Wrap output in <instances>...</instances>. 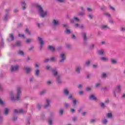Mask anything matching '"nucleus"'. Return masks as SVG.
<instances>
[{
	"label": "nucleus",
	"mask_w": 125,
	"mask_h": 125,
	"mask_svg": "<svg viewBox=\"0 0 125 125\" xmlns=\"http://www.w3.org/2000/svg\"><path fill=\"white\" fill-rule=\"evenodd\" d=\"M88 17L90 19H92V16L91 15H89Z\"/></svg>",
	"instance_id": "nucleus-59"
},
{
	"label": "nucleus",
	"mask_w": 125,
	"mask_h": 125,
	"mask_svg": "<svg viewBox=\"0 0 125 125\" xmlns=\"http://www.w3.org/2000/svg\"><path fill=\"white\" fill-rule=\"evenodd\" d=\"M39 73H40V70H39V69H37L35 73L36 76H39Z\"/></svg>",
	"instance_id": "nucleus-38"
},
{
	"label": "nucleus",
	"mask_w": 125,
	"mask_h": 125,
	"mask_svg": "<svg viewBox=\"0 0 125 125\" xmlns=\"http://www.w3.org/2000/svg\"><path fill=\"white\" fill-rule=\"evenodd\" d=\"M48 48L49 50H52V51H53V52L55 51V48H54V47H53V46H49L48 47Z\"/></svg>",
	"instance_id": "nucleus-18"
},
{
	"label": "nucleus",
	"mask_w": 125,
	"mask_h": 125,
	"mask_svg": "<svg viewBox=\"0 0 125 125\" xmlns=\"http://www.w3.org/2000/svg\"><path fill=\"white\" fill-rule=\"evenodd\" d=\"M121 31H122V32H124V31H125V28H124V27H123V28L121 29Z\"/></svg>",
	"instance_id": "nucleus-64"
},
{
	"label": "nucleus",
	"mask_w": 125,
	"mask_h": 125,
	"mask_svg": "<svg viewBox=\"0 0 125 125\" xmlns=\"http://www.w3.org/2000/svg\"><path fill=\"white\" fill-rule=\"evenodd\" d=\"M101 29H109V27H108L107 25H104L101 26Z\"/></svg>",
	"instance_id": "nucleus-27"
},
{
	"label": "nucleus",
	"mask_w": 125,
	"mask_h": 125,
	"mask_svg": "<svg viewBox=\"0 0 125 125\" xmlns=\"http://www.w3.org/2000/svg\"><path fill=\"white\" fill-rule=\"evenodd\" d=\"M57 82L58 83H61V80L60 79V76H57Z\"/></svg>",
	"instance_id": "nucleus-19"
},
{
	"label": "nucleus",
	"mask_w": 125,
	"mask_h": 125,
	"mask_svg": "<svg viewBox=\"0 0 125 125\" xmlns=\"http://www.w3.org/2000/svg\"><path fill=\"white\" fill-rule=\"evenodd\" d=\"M25 33H28L29 35H31V32H29L28 29H25Z\"/></svg>",
	"instance_id": "nucleus-45"
},
{
	"label": "nucleus",
	"mask_w": 125,
	"mask_h": 125,
	"mask_svg": "<svg viewBox=\"0 0 125 125\" xmlns=\"http://www.w3.org/2000/svg\"><path fill=\"white\" fill-rule=\"evenodd\" d=\"M76 71L77 72V73H78V74H80L81 72V67L80 66H78L76 67Z\"/></svg>",
	"instance_id": "nucleus-16"
},
{
	"label": "nucleus",
	"mask_w": 125,
	"mask_h": 125,
	"mask_svg": "<svg viewBox=\"0 0 125 125\" xmlns=\"http://www.w3.org/2000/svg\"><path fill=\"white\" fill-rule=\"evenodd\" d=\"M15 46H21V42H20V41L17 42L16 44L13 45V47H15Z\"/></svg>",
	"instance_id": "nucleus-13"
},
{
	"label": "nucleus",
	"mask_w": 125,
	"mask_h": 125,
	"mask_svg": "<svg viewBox=\"0 0 125 125\" xmlns=\"http://www.w3.org/2000/svg\"><path fill=\"white\" fill-rule=\"evenodd\" d=\"M104 15L106 16V17H108V18H110V17H111V15L108 13H105Z\"/></svg>",
	"instance_id": "nucleus-28"
},
{
	"label": "nucleus",
	"mask_w": 125,
	"mask_h": 125,
	"mask_svg": "<svg viewBox=\"0 0 125 125\" xmlns=\"http://www.w3.org/2000/svg\"><path fill=\"white\" fill-rule=\"evenodd\" d=\"M38 40L39 41V42L40 43V50H42V45H43V44H44V42H43V40H42V38L41 37H38Z\"/></svg>",
	"instance_id": "nucleus-4"
},
{
	"label": "nucleus",
	"mask_w": 125,
	"mask_h": 125,
	"mask_svg": "<svg viewBox=\"0 0 125 125\" xmlns=\"http://www.w3.org/2000/svg\"><path fill=\"white\" fill-rule=\"evenodd\" d=\"M74 20H75V21H80V19H79V18H78L77 17H74Z\"/></svg>",
	"instance_id": "nucleus-49"
},
{
	"label": "nucleus",
	"mask_w": 125,
	"mask_h": 125,
	"mask_svg": "<svg viewBox=\"0 0 125 125\" xmlns=\"http://www.w3.org/2000/svg\"><path fill=\"white\" fill-rule=\"evenodd\" d=\"M10 62H18V61H17V60H16L15 59H12L10 60Z\"/></svg>",
	"instance_id": "nucleus-34"
},
{
	"label": "nucleus",
	"mask_w": 125,
	"mask_h": 125,
	"mask_svg": "<svg viewBox=\"0 0 125 125\" xmlns=\"http://www.w3.org/2000/svg\"><path fill=\"white\" fill-rule=\"evenodd\" d=\"M73 107H75L77 104V100L76 99L73 100Z\"/></svg>",
	"instance_id": "nucleus-30"
},
{
	"label": "nucleus",
	"mask_w": 125,
	"mask_h": 125,
	"mask_svg": "<svg viewBox=\"0 0 125 125\" xmlns=\"http://www.w3.org/2000/svg\"><path fill=\"white\" fill-rule=\"evenodd\" d=\"M87 11H91V9H90V8H87Z\"/></svg>",
	"instance_id": "nucleus-62"
},
{
	"label": "nucleus",
	"mask_w": 125,
	"mask_h": 125,
	"mask_svg": "<svg viewBox=\"0 0 125 125\" xmlns=\"http://www.w3.org/2000/svg\"><path fill=\"white\" fill-rule=\"evenodd\" d=\"M45 93H46V90H43L40 92V95H44Z\"/></svg>",
	"instance_id": "nucleus-20"
},
{
	"label": "nucleus",
	"mask_w": 125,
	"mask_h": 125,
	"mask_svg": "<svg viewBox=\"0 0 125 125\" xmlns=\"http://www.w3.org/2000/svg\"><path fill=\"white\" fill-rule=\"evenodd\" d=\"M50 68V66L47 65L46 67V70H49Z\"/></svg>",
	"instance_id": "nucleus-57"
},
{
	"label": "nucleus",
	"mask_w": 125,
	"mask_h": 125,
	"mask_svg": "<svg viewBox=\"0 0 125 125\" xmlns=\"http://www.w3.org/2000/svg\"><path fill=\"white\" fill-rule=\"evenodd\" d=\"M23 70H24L25 71L26 74H29V73L32 70V68H31L30 67H24L23 68Z\"/></svg>",
	"instance_id": "nucleus-8"
},
{
	"label": "nucleus",
	"mask_w": 125,
	"mask_h": 125,
	"mask_svg": "<svg viewBox=\"0 0 125 125\" xmlns=\"http://www.w3.org/2000/svg\"><path fill=\"white\" fill-rule=\"evenodd\" d=\"M61 60L60 61V62H63L64 61H65V59H66V57L65 56V54L64 53H62L60 55Z\"/></svg>",
	"instance_id": "nucleus-7"
},
{
	"label": "nucleus",
	"mask_w": 125,
	"mask_h": 125,
	"mask_svg": "<svg viewBox=\"0 0 125 125\" xmlns=\"http://www.w3.org/2000/svg\"><path fill=\"white\" fill-rule=\"evenodd\" d=\"M90 89H91V88H90V87H88L86 88V90H87V91H89V90H90Z\"/></svg>",
	"instance_id": "nucleus-52"
},
{
	"label": "nucleus",
	"mask_w": 125,
	"mask_h": 125,
	"mask_svg": "<svg viewBox=\"0 0 125 125\" xmlns=\"http://www.w3.org/2000/svg\"><path fill=\"white\" fill-rule=\"evenodd\" d=\"M50 61V59L48 58H46L44 60V62H49Z\"/></svg>",
	"instance_id": "nucleus-37"
},
{
	"label": "nucleus",
	"mask_w": 125,
	"mask_h": 125,
	"mask_svg": "<svg viewBox=\"0 0 125 125\" xmlns=\"http://www.w3.org/2000/svg\"><path fill=\"white\" fill-rule=\"evenodd\" d=\"M36 7H37V9L38 10V12L39 13V15L40 17L43 18V17L46 16V14H47V12L46 11H43L42 7V6L40 5H37Z\"/></svg>",
	"instance_id": "nucleus-1"
},
{
	"label": "nucleus",
	"mask_w": 125,
	"mask_h": 125,
	"mask_svg": "<svg viewBox=\"0 0 125 125\" xmlns=\"http://www.w3.org/2000/svg\"><path fill=\"white\" fill-rule=\"evenodd\" d=\"M64 111L63 110V109H61L60 111V114L62 115V114H63Z\"/></svg>",
	"instance_id": "nucleus-48"
},
{
	"label": "nucleus",
	"mask_w": 125,
	"mask_h": 125,
	"mask_svg": "<svg viewBox=\"0 0 125 125\" xmlns=\"http://www.w3.org/2000/svg\"><path fill=\"white\" fill-rule=\"evenodd\" d=\"M107 75L106 74V73H103L102 75V78H106Z\"/></svg>",
	"instance_id": "nucleus-41"
},
{
	"label": "nucleus",
	"mask_w": 125,
	"mask_h": 125,
	"mask_svg": "<svg viewBox=\"0 0 125 125\" xmlns=\"http://www.w3.org/2000/svg\"><path fill=\"white\" fill-rule=\"evenodd\" d=\"M48 124L49 125H52V119L48 120Z\"/></svg>",
	"instance_id": "nucleus-32"
},
{
	"label": "nucleus",
	"mask_w": 125,
	"mask_h": 125,
	"mask_svg": "<svg viewBox=\"0 0 125 125\" xmlns=\"http://www.w3.org/2000/svg\"><path fill=\"white\" fill-rule=\"evenodd\" d=\"M101 60L102 61H108V58L103 57L101 58Z\"/></svg>",
	"instance_id": "nucleus-23"
},
{
	"label": "nucleus",
	"mask_w": 125,
	"mask_h": 125,
	"mask_svg": "<svg viewBox=\"0 0 125 125\" xmlns=\"http://www.w3.org/2000/svg\"><path fill=\"white\" fill-rule=\"evenodd\" d=\"M99 85H100V83H97V84H96L95 87H98V86H99Z\"/></svg>",
	"instance_id": "nucleus-54"
},
{
	"label": "nucleus",
	"mask_w": 125,
	"mask_h": 125,
	"mask_svg": "<svg viewBox=\"0 0 125 125\" xmlns=\"http://www.w3.org/2000/svg\"><path fill=\"white\" fill-rule=\"evenodd\" d=\"M50 105V99H48L46 100V104L44 105V108H47Z\"/></svg>",
	"instance_id": "nucleus-9"
},
{
	"label": "nucleus",
	"mask_w": 125,
	"mask_h": 125,
	"mask_svg": "<svg viewBox=\"0 0 125 125\" xmlns=\"http://www.w3.org/2000/svg\"><path fill=\"white\" fill-rule=\"evenodd\" d=\"M19 70V66L16 65H12L11 68V71L12 72H16Z\"/></svg>",
	"instance_id": "nucleus-5"
},
{
	"label": "nucleus",
	"mask_w": 125,
	"mask_h": 125,
	"mask_svg": "<svg viewBox=\"0 0 125 125\" xmlns=\"http://www.w3.org/2000/svg\"><path fill=\"white\" fill-rule=\"evenodd\" d=\"M109 8L113 11H115V8H114L113 6H111V5H109Z\"/></svg>",
	"instance_id": "nucleus-36"
},
{
	"label": "nucleus",
	"mask_w": 125,
	"mask_h": 125,
	"mask_svg": "<svg viewBox=\"0 0 125 125\" xmlns=\"http://www.w3.org/2000/svg\"><path fill=\"white\" fill-rule=\"evenodd\" d=\"M121 87V85H118L116 86L115 89L113 91L114 97H117V93H120V92H121L122 90Z\"/></svg>",
	"instance_id": "nucleus-3"
},
{
	"label": "nucleus",
	"mask_w": 125,
	"mask_h": 125,
	"mask_svg": "<svg viewBox=\"0 0 125 125\" xmlns=\"http://www.w3.org/2000/svg\"><path fill=\"white\" fill-rule=\"evenodd\" d=\"M37 25L38 28H41V27L42 25V24H40L39 23H37Z\"/></svg>",
	"instance_id": "nucleus-46"
},
{
	"label": "nucleus",
	"mask_w": 125,
	"mask_h": 125,
	"mask_svg": "<svg viewBox=\"0 0 125 125\" xmlns=\"http://www.w3.org/2000/svg\"><path fill=\"white\" fill-rule=\"evenodd\" d=\"M111 63H117V62H118V61H117V60H116L115 59H111Z\"/></svg>",
	"instance_id": "nucleus-29"
},
{
	"label": "nucleus",
	"mask_w": 125,
	"mask_h": 125,
	"mask_svg": "<svg viewBox=\"0 0 125 125\" xmlns=\"http://www.w3.org/2000/svg\"><path fill=\"white\" fill-rule=\"evenodd\" d=\"M9 111V109L7 108H5L4 110V113L5 115H7L8 114V112Z\"/></svg>",
	"instance_id": "nucleus-21"
},
{
	"label": "nucleus",
	"mask_w": 125,
	"mask_h": 125,
	"mask_svg": "<svg viewBox=\"0 0 125 125\" xmlns=\"http://www.w3.org/2000/svg\"><path fill=\"white\" fill-rule=\"evenodd\" d=\"M64 106H65V107H69V104H65Z\"/></svg>",
	"instance_id": "nucleus-60"
},
{
	"label": "nucleus",
	"mask_w": 125,
	"mask_h": 125,
	"mask_svg": "<svg viewBox=\"0 0 125 125\" xmlns=\"http://www.w3.org/2000/svg\"><path fill=\"white\" fill-rule=\"evenodd\" d=\"M50 61H51V62H54L55 61V57H52L50 59Z\"/></svg>",
	"instance_id": "nucleus-33"
},
{
	"label": "nucleus",
	"mask_w": 125,
	"mask_h": 125,
	"mask_svg": "<svg viewBox=\"0 0 125 125\" xmlns=\"http://www.w3.org/2000/svg\"><path fill=\"white\" fill-rule=\"evenodd\" d=\"M83 39L84 42H85L86 41H87V38L86 37V34H85V33H83Z\"/></svg>",
	"instance_id": "nucleus-14"
},
{
	"label": "nucleus",
	"mask_w": 125,
	"mask_h": 125,
	"mask_svg": "<svg viewBox=\"0 0 125 125\" xmlns=\"http://www.w3.org/2000/svg\"><path fill=\"white\" fill-rule=\"evenodd\" d=\"M63 94H64V95H69V91H68V89H64L63 90Z\"/></svg>",
	"instance_id": "nucleus-15"
},
{
	"label": "nucleus",
	"mask_w": 125,
	"mask_h": 125,
	"mask_svg": "<svg viewBox=\"0 0 125 125\" xmlns=\"http://www.w3.org/2000/svg\"><path fill=\"white\" fill-rule=\"evenodd\" d=\"M78 15L79 16H81L82 17H83V16H84V12H79L78 13Z\"/></svg>",
	"instance_id": "nucleus-24"
},
{
	"label": "nucleus",
	"mask_w": 125,
	"mask_h": 125,
	"mask_svg": "<svg viewBox=\"0 0 125 125\" xmlns=\"http://www.w3.org/2000/svg\"><path fill=\"white\" fill-rule=\"evenodd\" d=\"M101 106L102 108H104V107H105V104H104V103H102L101 104Z\"/></svg>",
	"instance_id": "nucleus-44"
},
{
	"label": "nucleus",
	"mask_w": 125,
	"mask_h": 125,
	"mask_svg": "<svg viewBox=\"0 0 125 125\" xmlns=\"http://www.w3.org/2000/svg\"><path fill=\"white\" fill-rule=\"evenodd\" d=\"M20 95H21V89L20 87H17V95L15 97L14 96H12L11 97V99L12 101H15V100H19V98H20Z\"/></svg>",
	"instance_id": "nucleus-2"
},
{
	"label": "nucleus",
	"mask_w": 125,
	"mask_h": 125,
	"mask_svg": "<svg viewBox=\"0 0 125 125\" xmlns=\"http://www.w3.org/2000/svg\"><path fill=\"white\" fill-rule=\"evenodd\" d=\"M90 48L91 49H92L93 48H94V44H92L91 46H90Z\"/></svg>",
	"instance_id": "nucleus-43"
},
{
	"label": "nucleus",
	"mask_w": 125,
	"mask_h": 125,
	"mask_svg": "<svg viewBox=\"0 0 125 125\" xmlns=\"http://www.w3.org/2000/svg\"><path fill=\"white\" fill-rule=\"evenodd\" d=\"M10 37H11V41H14V36H13V34H10Z\"/></svg>",
	"instance_id": "nucleus-35"
},
{
	"label": "nucleus",
	"mask_w": 125,
	"mask_h": 125,
	"mask_svg": "<svg viewBox=\"0 0 125 125\" xmlns=\"http://www.w3.org/2000/svg\"><path fill=\"white\" fill-rule=\"evenodd\" d=\"M26 112H27V110L20 109L19 111L17 110V109H15L14 111V113H15V114H18V113H21V114H24V113H26Z\"/></svg>",
	"instance_id": "nucleus-6"
},
{
	"label": "nucleus",
	"mask_w": 125,
	"mask_h": 125,
	"mask_svg": "<svg viewBox=\"0 0 125 125\" xmlns=\"http://www.w3.org/2000/svg\"><path fill=\"white\" fill-rule=\"evenodd\" d=\"M83 91H79V94H80V95H83Z\"/></svg>",
	"instance_id": "nucleus-58"
},
{
	"label": "nucleus",
	"mask_w": 125,
	"mask_h": 125,
	"mask_svg": "<svg viewBox=\"0 0 125 125\" xmlns=\"http://www.w3.org/2000/svg\"><path fill=\"white\" fill-rule=\"evenodd\" d=\"M57 0L59 2H61V3H63L64 2V1H65V0Z\"/></svg>",
	"instance_id": "nucleus-47"
},
{
	"label": "nucleus",
	"mask_w": 125,
	"mask_h": 125,
	"mask_svg": "<svg viewBox=\"0 0 125 125\" xmlns=\"http://www.w3.org/2000/svg\"><path fill=\"white\" fill-rule=\"evenodd\" d=\"M34 49V46H32L30 48H29V50H32Z\"/></svg>",
	"instance_id": "nucleus-56"
},
{
	"label": "nucleus",
	"mask_w": 125,
	"mask_h": 125,
	"mask_svg": "<svg viewBox=\"0 0 125 125\" xmlns=\"http://www.w3.org/2000/svg\"><path fill=\"white\" fill-rule=\"evenodd\" d=\"M21 4L22 5H26V2L24 1H21Z\"/></svg>",
	"instance_id": "nucleus-53"
},
{
	"label": "nucleus",
	"mask_w": 125,
	"mask_h": 125,
	"mask_svg": "<svg viewBox=\"0 0 125 125\" xmlns=\"http://www.w3.org/2000/svg\"><path fill=\"white\" fill-rule=\"evenodd\" d=\"M122 98H125V94H123L122 96Z\"/></svg>",
	"instance_id": "nucleus-61"
},
{
	"label": "nucleus",
	"mask_w": 125,
	"mask_h": 125,
	"mask_svg": "<svg viewBox=\"0 0 125 125\" xmlns=\"http://www.w3.org/2000/svg\"><path fill=\"white\" fill-rule=\"evenodd\" d=\"M14 12H18V9H14Z\"/></svg>",
	"instance_id": "nucleus-63"
},
{
	"label": "nucleus",
	"mask_w": 125,
	"mask_h": 125,
	"mask_svg": "<svg viewBox=\"0 0 125 125\" xmlns=\"http://www.w3.org/2000/svg\"><path fill=\"white\" fill-rule=\"evenodd\" d=\"M93 68H97V64L96 63L95 64H93Z\"/></svg>",
	"instance_id": "nucleus-55"
},
{
	"label": "nucleus",
	"mask_w": 125,
	"mask_h": 125,
	"mask_svg": "<svg viewBox=\"0 0 125 125\" xmlns=\"http://www.w3.org/2000/svg\"><path fill=\"white\" fill-rule=\"evenodd\" d=\"M7 20V14H6L4 18V21H6Z\"/></svg>",
	"instance_id": "nucleus-40"
},
{
	"label": "nucleus",
	"mask_w": 125,
	"mask_h": 125,
	"mask_svg": "<svg viewBox=\"0 0 125 125\" xmlns=\"http://www.w3.org/2000/svg\"><path fill=\"white\" fill-rule=\"evenodd\" d=\"M18 54H19L20 55H21V56H24V52L21 50H19L18 52Z\"/></svg>",
	"instance_id": "nucleus-22"
},
{
	"label": "nucleus",
	"mask_w": 125,
	"mask_h": 125,
	"mask_svg": "<svg viewBox=\"0 0 125 125\" xmlns=\"http://www.w3.org/2000/svg\"><path fill=\"white\" fill-rule=\"evenodd\" d=\"M106 116H107V117L109 119H112V113H108L107 114Z\"/></svg>",
	"instance_id": "nucleus-26"
},
{
	"label": "nucleus",
	"mask_w": 125,
	"mask_h": 125,
	"mask_svg": "<svg viewBox=\"0 0 125 125\" xmlns=\"http://www.w3.org/2000/svg\"><path fill=\"white\" fill-rule=\"evenodd\" d=\"M53 24L55 26H57V25H59V22L58 21H57L56 20H53Z\"/></svg>",
	"instance_id": "nucleus-12"
},
{
	"label": "nucleus",
	"mask_w": 125,
	"mask_h": 125,
	"mask_svg": "<svg viewBox=\"0 0 125 125\" xmlns=\"http://www.w3.org/2000/svg\"><path fill=\"white\" fill-rule=\"evenodd\" d=\"M0 105H3V102H2V101L0 98Z\"/></svg>",
	"instance_id": "nucleus-50"
},
{
	"label": "nucleus",
	"mask_w": 125,
	"mask_h": 125,
	"mask_svg": "<svg viewBox=\"0 0 125 125\" xmlns=\"http://www.w3.org/2000/svg\"><path fill=\"white\" fill-rule=\"evenodd\" d=\"M89 98L91 99V100H96V97H95V96L94 95H90Z\"/></svg>",
	"instance_id": "nucleus-17"
},
{
	"label": "nucleus",
	"mask_w": 125,
	"mask_h": 125,
	"mask_svg": "<svg viewBox=\"0 0 125 125\" xmlns=\"http://www.w3.org/2000/svg\"><path fill=\"white\" fill-rule=\"evenodd\" d=\"M66 47L68 49L70 48H71V45H70V44H66Z\"/></svg>",
	"instance_id": "nucleus-39"
},
{
	"label": "nucleus",
	"mask_w": 125,
	"mask_h": 125,
	"mask_svg": "<svg viewBox=\"0 0 125 125\" xmlns=\"http://www.w3.org/2000/svg\"><path fill=\"white\" fill-rule=\"evenodd\" d=\"M103 89L104 91H108V88H107V87H104L103 88Z\"/></svg>",
	"instance_id": "nucleus-42"
},
{
	"label": "nucleus",
	"mask_w": 125,
	"mask_h": 125,
	"mask_svg": "<svg viewBox=\"0 0 125 125\" xmlns=\"http://www.w3.org/2000/svg\"><path fill=\"white\" fill-rule=\"evenodd\" d=\"M65 32L66 33V34H70V33H71V31L68 29V28H66Z\"/></svg>",
	"instance_id": "nucleus-31"
},
{
	"label": "nucleus",
	"mask_w": 125,
	"mask_h": 125,
	"mask_svg": "<svg viewBox=\"0 0 125 125\" xmlns=\"http://www.w3.org/2000/svg\"><path fill=\"white\" fill-rule=\"evenodd\" d=\"M32 39H27L26 40V42H32Z\"/></svg>",
	"instance_id": "nucleus-51"
},
{
	"label": "nucleus",
	"mask_w": 125,
	"mask_h": 125,
	"mask_svg": "<svg viewBox=\"0 0 125 125\" xmlns=\"http://www.w3.org/2000/svg\"><path fill=\"white\" fill-rule=\"evenodd\" d=\"M97 52L99 55H104V50L103 49L98 50Z\"/></svg>",
	"instance_id": "nucleus-10"
},
{
	"label": "nucleus",
	"mask_w": 125,
	"mask_h": 125,
	"mask_svg": "<svg viewBox=\"0 0 125 125\" xmlns=\"http://www.w3.org/2000/svg\"><path fill=\"white\" fill-rule=\"evenodd\" d=\"M52 71L54 76H57L58 72L56 68H53Z\"/></svg>",
	"instance_id": "nucleus-11"
},
{
	"label": "nucleus",
	"mask_w": 125,
	"mask_h": 125,
	"mask_svg": "<svg viewBox=\"0 0 125 125\" xmlns=\"http://www.w3.org/2000/svg\"><path fill=\"white\" fill-rule=\"evenodd\" d=\"M102 123L104 125H106V124H107V123H108V121H107V119H103V120L102 121Z\"/></svg>",
	"instance_id": "nucleus-25"
}]
</instances>
